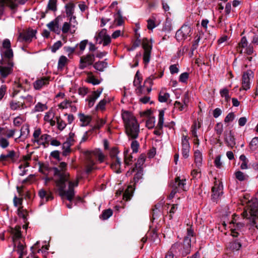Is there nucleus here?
Wrapping results in <instances>:
<instances>
[{"label":"nucleus","mask_w":258,"mask_h":258,"mask_svg":"<svg viewBox=\"0 0 258 258\" xmlns=\"http://www.w3.org/2000/svg\"><path fill=\"white\" fill-rule=\"evenodd\" d=\"M67 164L64 162L59 163L58 167L53 168L54 172L52 180L55 183L61 198L66 199L69 204H66L67 207L72 208V201L74 198L75 192L74 188L78 185V180L72 181L70 179V174L67 171Z\"/></svg>","instance_id":"nucleus-1"},{"label":"nucleus","mask_w":258,"mask_h":258,"mask_svg":"<svg viewBox=\"0 0 258 258\" xmlns=\"http://www.w3.org/2000/svg\"><path fill=\"white\" fill-rule=\"evenodd\" d=\"M121 116L127 136L133 139L137 138L140 130L139 124L135 117L131 112L128 111H122Z\"/></svg>","instance_id":"nucleus-2"},{"label":"nucleus","mask_w":258,"mask_h":258,"mask_svg":"<svg viewBox=\"0 0 258 258\" xmlns=\"http://www.w3.org/2000/svg\"><path fill=\"white\" fill-rule=\"evenodd\" d=\"M1 55L3 59L1 61L2 66H0V74L3 78H6L10 74L12 70V65L9 62L8 66L4 65V58L10 59L13 56V50L11 47V42L9 39H6L3 42V47L1 49Z\"/></svg>","instance_id":"nucleus-3"},{"label":"nucleus","mask_w":258,"mask_h":258,"mask_svg":"<svg viewBox=\"0 0 258 258\" xmlns=\"http://www.w3.org/2000/svg\"><path fill=\"white\" fill-rule=\"evenodd\" d=\"M11 233L13 235L14 247L19 254V258H23V256L26 254V251L24 242L22 237L21 227L20 226H16L14 228H12ZM27 258L37 257L32 253L30 254Z\"/></svg>","instance_id":"nucleus-4"},{"label":"nucleus","mask_w":258,"mask_h":258,"mask_svg":"<svg viewBox=\"0 0 258 258\" xmlns=\"http://www.w3.org/2000/svg\"><path fill=\"white\" fill-rule=\"evenodd\" d=\"M248 208L243 212V216L249 221V229L254 231L258 229V203L248 202Z\"/></svg>","instance_id":"nucleus-5"},{"label":"nucleus","mask_w":258,"mask_h":258,"mask_svg":"<svg viewBox=\"0 0 258 258\" xmlns=\"http://www.w3.org/2000/svg\"><path fill=\"white\" fill-rule=\"evenodd\" d=\"M105 156L100 149H95L90 152L87 156V161L86 163V171L87 173L91 172L95 169L94 165L95 162L94 159H98L100 162L104 161Z\"/></svg>","instance_id":"nucleus-6"},{"label":"nucleus","mask_w":258,"mask_h":258,"mask_svg":"<svg viewBox=\"0 0 258 258\" xmlns=\"http://www.w3.org/2000/svg\"><path fill=\"white\" fill-rule=\"evenodd\" d=\"M33 139L32 142L34 143H37L39 146H45L48 144L49 140L51 139V137L46 134H41V130L40 128H36L33 134Z\"/></svg>","instance_id":"nucleus-7"},{"label":"nucleus","mask_w":258,"mask_h":258,"mask_svg":"<svg viewBox=\"0 0 258 258\" xmlns=\"http://www.w3.org/2000/svg\"><path fill=\"white\" fill-rule=\"evenodd\" d=\"M228 225L231 234L233 237H237L245 228V224L238 221L235 217H233L232 220L228 223Z\"/></svg>","instance_id":"nucleus-8"},{"label":"nucleus","mask_w":258,"mask_h":258,"mask_svg":"<svg viewBox=\"0 0 258 258\" xmlns=\"http://www.w3.org/2000/svg\"><path fill=\"white\" fill-rule=\"evenodd\" d=\"M191 27L188 25L184 24L176 31V39L178 41H183L191 35Z\"/></svg>","instance_id":"nucleus-9"},{"label":"nucleus","mask_w":258,"mask_h":258,"mask_svg":"<svg viewBox=\"0 0 258 258\" xmlns=\"http://www.w3.org/2000/svg\"><path fill=\"white\" fill-rule=\"evenodd\" d=\"M94 38L97 43L99 44L103 43L104 46H106L111 42V38L107 34V30L103 29L101 31L96 32Z\"/></svg>","instance_id":"nucleus-10"},{"label":"nucleus","mask_w":258,"mask_h":258,"mask_svg":"<svg viewBox=\"0 0 258 258\" xmlns=\"http://www.w3.org/2000/svg\"><path fill=\"white\" fill-rule=\"evenodd\" d=\"M78 22L76 17H72L69 19V22H64L62 26L61 30L63 33H67L69 32L71 34L75 32Z\"/></svg>","instance_id":"nucleus-11"},{"label":"nucleus","mask_w":258,"mask_h":258,"mask_svg":"<svg viewBox=\"0 0 258 258\" xmlns=\"http://www.w3.org/2000/svg\"><path fill=\"white\" fill-rule=\"evenodd\" d=\"M253 78V73L251 70H248L244 72L242 77V88L240 90H247L249 89Z\"/></svg>","instance_id":"nucleus-12"},{"label":"nucleus","mask_w":258,"mask_h":258,"mask_svg":"<svg viewBox=\"0 0 258 258\" xmlns=\"http://www.w3.org/2000/svg\"><path fill=\"white\" fill-rule=\"evenodd\" d=\"M194 236V231L192 230L189 229L187 230V236L185 237L182 245L183 250L182 254L186 255L189 253L190 250L191 237Z\"/></svg>","instance_id":"nucleus-13"},{"label":"nucleus","mask_w":258,"mask_h":258,"mask_svg":"<svg viewBox=\"0 0 258 258\" xmlns=\"http://www.w3.org/2000/svg\"><path fill=\"white\" fill-rule=\"evenodd\" d=\"M239 48L241 49L239 52L242 53V49L245 48L244 52L246 54L250 55L253 52V48L251 44L248 45V41L246 38L243 36L241 38L240 42L238 44Z\"/></svg>","instance_id":"nucleus-14"},{"label":"nucleus","mask_w":258,"mask_h":258,"mask_svg":"<svg viewBox=\"0 0 258 258\" xmlns=\"http://www.w3.org/2000/svg\"><path fill=\"white\" fill-rule=\"evenodd\" d=\"M212 199L213 201H217L220 196L223 194V185L220 181H216L212 189Z\"/></svg>","instance_id":"nucleus-15"},{"label":"nucleus","mask_w":258,"mask_h":258,"mask_svg":"<svg viewBox=\"0 0 258 258\" xmlns=\"http://www.w3.org/2000/svg\"><path fill=\"white\" fill-rule=\"evenodd\" d=\"M95 57L93 54H87L82 56L80 60L79 68L83 70L87 66L91 65L94 61Z\"/></svg>","instance_id":"nucleus-16"},{"label":"nucleus","mask_w":258,"mask_h":258,"mask_svg":"<svg viewBox=\"0 0 258 258\" xmlns=\"http://www.w3.org/2000/svg\"><path fill=\"white\" fill-rule=\"evenodd\" d=\"M36 33V31L29 29L27 31L24 33H21L20 34L18 38V40L19 41H30L32 38L34 37Z\"/></svg>","instance_id":"nucleus-17"},{"label":"nucleus","mask_w":258,"mask_h":258,"mask_svg":"<svg viewBox=\"0 0 258 258\" xmlns=\"http://www.w3.org/2000/svg\"><path fill=\"white\" fill-rule=\"evenodd\" d=\"M50 78L48 77H43L36 80L34 83V88L36 90H40L43 87L48 85Z\"/></svg>","instance_id":"nucleus-18"},{"label":"nucleus","mask_w":258,"mask_h":258,"mask_svg":"<svg viewBox=\"0 0 258 258\" xmlns=\"http://www.w3.org/2000/svg\"><path fill=\"white\" fill-rule=\"evenodd\" d=\"M146 41H147V39L145 40H144L143 42V46L144 49L143 60L145 64H148L150 61V51L151 49V46L149 44L146 43Z\"/></svg>","instance_id":"nucleus-19"},{"label":"nucleus","mask_w":258,"mask_h":258,"mask_svg":"<svg viewBox=\"0 0 258 258\" xmlns=\"http://www.w3.org/2000/svg\"><path fill=\"white\" fill-rule=\"evenodd\" d=\"M164 111L163 110H159L158 115V121L156 126V130L154 132V134L156 135H160L161 134L160 130L163 128L164 124Z\"/></svg>","instance_id":"nucleus-20"},{"label":"nucleus","mask_w":258,"mask_h":258,"mask_svg":"<svg viewBox=\"0 0 258 258\" xmlns=\"http://www.w3.org/2000/svg\"><path fill=\"white\" fill-rule=\"evenodd\" d=\"M177 250L182 253V251L183 250L182 244L176 243L173 244L166 254L165 258H174V252L177 253Z\"/></svg>","instance_id":"nucleus-21"},{"label":"nucleus","mask_w":258,"mask_h":258,"mask_svg":"<svg viewBox=\"0 0 258 258\" xmlns=\"http://www.w3.org/2000/svg\"><path fill=\"white\" fill-rule=\"evenodd\" d=\"M102 90L103 89H98L96 91H94L92 94L88 97L87 100L88 101V106L89 107H91L94 105L96 100L99 97L102 93Z\"/></svg>","instance_id":"nucleus-22"},{"label":"nucleus","mask_w":258,"mask_h":258,"mask_svg":"<svg viewBox=\"0 0 258 258\" xmlns=\"http://www.w3.org/2000/svg\"><path fill=\"white\" fill-rule=\"evenodd\" d=\"M55 113L52 110H49L45 113L44 116V120L48 123L50 125L53 126L55 124V120L54 119Z\"/></svg>","instance_id":"nucleus-23"},{"label":"nucleus","mask_w":258,"mask_h":258,"mask_svg":"<svg viewBox=\"0 0 258 258\" xmlns=\"http://www.w3.org/2000/svg\"><path fill=\"white\" fill-rule=\"evenodd\" d=\"M185 180L184 179H180L177 177L175 179V181L172 185L173 188H175L179 191L180 190H185Z\"/></svg>","instance_id":"nucleus-24"},{"label":"nucleus","mask_w":258,"mask_h":258,"mask_svg":"<svg viewBox=\"0 0 258 258\" xmlns=\"http://www.w3.org/2000/svg\"><path fill=\"white\" fill-rule=\"evenodd\" d=\"M121 160L118 157H115L111 159V168L117 173H120Z\"/></svg>","instance_id":"nucleus-25"},{"label":"nucleus","mask_w":258,"mask_h":258,"mask_svg":"<svg viewBox=\"0 0 258 258\" xmlns=\"http://www.w3.org/2000/svg\"><path fill=\"white\" fill-rule=\"evenodd\" d=\"M78 116L81 122V125L82 126L88 125L92 120V117L90 115H85L84 113H79Z\"/></svg>","instance_id":"nucleus-26"},{"label":"nucleus","mask_w":258,"mask_h":258,"mask_svg":"<svg viewBox=\"0 0 258 258\" xmlns=\"http://www.w3.org/2000/svg\"><path fill=\"white\" fill-rule=\"evenodd\" d=\"M38 195L41 199V205H42L43 202H46L52 199L51 194H47L43 189H41L39 191Z\"/></svg>","instance_id":"nucleus-27"},{"label":"nucleus","mask_w":258,"mask_h":258,"mask_svg":"<svg viewBox=\"0 0 258 258\" xmlns=\"http://www.w3.org/2000/svg\"><path fill=\"white\" fill-rule=\"evenodd\" d=\"M48 28L51 31L57 34H59L60 30L59 28L58 21L55 19L51 21L47 24Z\"/></svg>","instance_id":"nucleus-28"},{"label":"nucleus","mask_w":258,"mask_h":258,"mask_svg":"<svg viewBox=\"0 0 258 258\" xmlns=\"http://www.w3.org/2000/svg\"><path fill=\"white\" fill-rule=\"evenodd\" d=\"M75 5L73 3H70L67 4L66 6V13L67 17L71 18L72 17H76L73 16L74 13Z\"/></svg>","instance_id":"nucleus-29"},{"label":"nucleus","mask_w":258,"mask_h":258,"mask_svg":"<svg viewBox=\"0 0 258 258\" xmlns=\"http://www.w3.org/2000/svg\"><path fill=\"white\" fill-rule=\"evenodd\" d=\"M10 107L13 110H21L26 107L25 102L20 101H12L10 103Z\"/></svg>","instance_id":"nucleus-30"},{"label":"nucleus","mask_w":258,"mask_h":258,"mask_svg":"<svg viewBox=\"0 0 258 258\" xmlns=\"http://www.w3.org/2000/svg\"><path fill=\"white\" fill-rule=\"evenodd\" d=\"M107 62H106V59H105L103 61H100L95 62L93 67L97 70L100 72L104 71V69L107 67Z\"/></svg>","instance_id":"nucleus-31"},{"label":"nucleus","mask_w":258,"mask_h":258,"mask_svg":"<svg viewBox=\"0 0 258 258\" xmlns=\"http://www.w3.org/2000/svg\"><path fill=\"white\" fill-rule=\"evenodd\" d=\"M195 162L198 167L201 166L203 161V156L202 153L198 150L195 151L194 154Z\"/></svg>","instance_id":"nucleus-32"},{"label":"nucleus","mask_w":258,"mask_h":258,"mask_svg":"<svg viewBox=\"0 0 258 258\" xmlns=\"http://www.w3.org/2000/svg\"><path fill=\"white\" fill-rule=\"evenodd\" d=\"M141 81V78H140L137 75V74H136L134 81V86L138 87L137 89H136V92L139 95L142 94V87L140 85Z\"/></svg>","instance_id":"nucleus-33"},{"label":"nucleus","mask_w":258,"mask_h":258,"mask_svg":"<svg viewBox=\"0 0 258 258\" xmlns=\"http://www.w3.org/2000/svg\"><path fill=\"white\" fill-rule=\"evenodd\" d=\"M87 81L88 83H91L94 85H98L100 83V81L96 79L91 72L87 73Z\"/></svg>","instance_id":"nucleus-34"},{"label":"nucleus","mask_w":258,"mask_h":258,"mask_svg":"<svg viewBox=\"0 0 258 258\" xmlns=\"http://www.w3.org/2000/svg\"><path fill=\"white\" fill-rule=\"evenodd\" d=\"M13 92L12 93V96L15 97L19 93H21L22 91H25V89H23L21 84L19 83L15 82L13 88Z\"/></svg>","instance_id":"nucleus-35"},{"label":"nucleus","mask_w":258,"mask_h":258,"mask_svg":"<svg viewBox=\"0 0 258 258\" xmlns=\"http://www.w3.org/2000/svg\"><path fill=\"white\" fill-rule=\"evenodd\" d=\"M170 95L169 93L165 92L163 89L159 94L158 100L160 102H166L169 99Z\"/></svg>","instance_id":"nucleus-36"},{"label":"nucleus","mask_w":258,"mask_h":258,"mask_svg":"<svg viewBox=\"0 0 258 258\" xmlns=\"http://www.w3.org/2000/svg\"><path fill=\"white\" fill-rule=\"evenodd\" d=\"M15 155V152L13 151H10L9 152L6 154H2L0 156V161H6L8 159H13L14 158V156Z\"/></svg>","instance_id":"nucleus-37"},{"label":"nucleus","mask_w":258,"mask_h":258,"mask_svg":"<svg viewBox=\"0 0 258 258\" xmlns=\"http://www.w3.org/2000/svg\"><path fill=\"white\" fill-rule=\"evenodd\" d=\"M68 59L65 56H61L58 61V69L62 70L68 63Z\"/></svg>","instance_id":"nucleus-38"},{"label":"nucleus","mask_w":258,"mask_h":258,"mask_svg":"<svg viewBox=\"0 0 258 258\" xmlns=\"http://www.w3.org/2000/svg\"><path fill=\"white\" fill-rule=\"evenodd\" d=\"M241 241V239H237L231 242L230 244V248L232 250H239L242 245Z\"/></svg>","instance_id":"nucleus-39"},{"label":"nucleus","mask_w":258,"mask_h":258,"mask_svg":"<svg viewBox=\"0 0 258 258\" xmlns=\"http://www.w3.org/2000/svg\"><path fill=\"white\" fill-rule=\"evenodd\" d=\"M71 142H69L68 141H66L62 144V149H63V152L62 155L63 156H67L68 154L70 152L71 149H70V146L71 145Z\"/></svg>","instance_id":"nucleus-40"},{"label":"nucleus","mask_w":258,"mask_h":258,"mask_svg":"<svg viewBox=\"0 0 258 258\" xmlns=\"http://www.w3.org/2000/svg\"><path fill=\"white\" fill-rule=\"evenodd\" d=\"M201 127V123L200 122L195 121L191 126V134L195 138L198 137L197 130Z\"/></svg>","instance_id":"nucleus-41"},{"label":"nucleus","mask_w":258,"mask_h":258,"mask_svg":"<svg viewBox=\"0 0 258 258\" xmlns=\"http://www.w3.org/2000/svg\"><path fill=\"white\" fill-rule=\"evenodd\" d=\"M172 29L171 21L166 19L163 27V30L167 32H170Z\"/></svg>","instance_id":"nucleus-42"},{"label":"nucleus","mask_w":258,"mask_h":258,"mask_svg":"<svg viewBox=\"0 0 258 258\" xmlns=\"http://www.w3.org/2000/svg\"><path fill=\"white\" fill-rule=\"evenodd\" d=\"M47 107L45 104H43L40 102H38L35 106L34 108V111L41 112L47 109Z\"/></svg>","instance_id":"nucleus-43"},{"label":"nucleus","mask_w":258,"mask_h":258,"mask_svg":"<svg viewBox=\"0 0 258 258\" xmlns=\"http://www.w3.org/2000/svg\"><path fill=\"white\" fill-rule=\"evenodd\" d=\"M113 212L112 210L109 209L103 211L100 215V218L103 220H106L112 215Z\"/></svg>","instance_id":"nucleus-44"},{"label":"nucleus","mask_w":258,"mask_h":258,"mask_svg":"<svg viewBox=\"0 0 258 258\" xmlns=\"http://www.w3.org/2000/svg\"><path fill=\"white\" fill-rule=\"evenodd\" d=\"M132 196V187L128 186L123 193V198L126 201L130 200Z\"/></svg>","instance_id":"nucleus-45"},{"label":"nucleus","mask_w":258,"mask_h":258,"mask_svg":"<svg viewBox=\"0 0 258 258\" xmlns=\"http://www.w3.org/2000/svg\"><path fill=\"white\" fill-rule=\"evenodd\" d=\"M57 128L60 131H62L66 126L67 124L60 117H56Z\"/></svg>","instance_id":"nucleus-46"},{"label":"nucleus","mask_w":258,"mask_h":258,"mask_svg":"<svg viewBox=\"0 0 258 258\" xmlns=\"http://www.w3.org/2000/svg\"><path fill=\"white\" fill-rule=\"evenodd\" d=\"M124 163L126 165H129L133 161V157L129 155L128 150L124 151Z\"/></svg>","instance_id":"nucleus-47"},{"label":"nucleus","mask_w":258,"mask_h":258,"mask_svg":"<svg viewBox=\"0 0 258 258\" xmlns=\"http://www.w3.org/2000/svg\"><path fill=\"white\" fill-rule=\"evenodd\" d=\"M155 118L154 117H149L146 121V125L149 128H153L155 126Z\"/></svg>","instance_id":"nucleus-48"},{"label":"nucleus","mask_w":258,"mask_h":258,"mask_svg":"<svg viewBox=\"0 0 258 258\" xmlns=\"http://www.w3.org/2000/svg\"><path fill=\"white\" fill-rule=\"evenodd\" d=\"M29 128L28 125H23L21 129V135L20 137H27L29 134Z\"/></svg>","instance_id":"nucleus-49"},{"label":"nucleus","mask_w":258,"mask_h":258,"mask_svg":"<svg viewBox=\"0 0 258 258\" xmlns=\"http://www.w3.org/2000/svg\"><path fill=\"white\" fill-rule=\"evenodd\" d=\"M18 214L19 217H22L24 221L27 220V217L28 215L27 211L25 210H24L22 208H18Z\"/></svg>","instance_id":"nucleus-50"},{"label":"nucleus","mask_w":258,"mask_h":258,"mask_svg":"<svg viewBox=\"0 0 258 258\" xmlns=\"http://www.w3.org/2000/svg\"><path fill=\"white\" fill-rule=\"evenodd\" d=\"M160 206L156 205L155 208L153 210L152 219L155 220L157 219L159 216L161 214V212L159 210Z\"/></svg>","instance_id":"nucleus-51"},{"label":"nucleus","mask_w":258,"mask_h":258,"mask_svg":"<svg viewBox=\"0 0 258 258\" xmlns=\"http://www.w3.org/2000/svg\"><path fill=\"white\" fill-rule=\"evenodd\" d=\"M146 160V156L145 154H141L139 157L137 163H136V167L140 168L144 163Z\"/></svg>","instance_id":"nucleus-52"},{"label":"nucleus","mask_w":258,"mask_h":258,"mask_svg":"<svg viewBox=\"0 0 258 258\" xmlns=\"http://www.w3.org/2000/svg\"><path fill=\"white\" fill-rule=\"evenodd\" d=\"M47 8L48 10L54 12L56 11V0H49L47 5Z\"/></svg>","instance_id":"nucleus-53"},{"label":"nucleus","mask_w":258,"mask_h":258,"mask_svg":"<svg viewBox=\"0 0 258 258\" xmlns=\"http://www.w3.org/2000/svg\"><path fill=\"white\" fill-rule=\"evenodd\" d=\"M249 36L251 38V43L253 44H258V35L255 33L251 32L249 33Z\"/></svg>","instance_id":"nucleus-54"},{"label":"nucleus","mask_w":258,"mask_h":258,"mask_svg":"<svg viewBox=\"0 0 258 258\" xmlns=\"http://www.w3.org/2000/svg\"><path fill=\"white\" fill-rule=\"evenodd\" d=\"M72 104V101L69 100H65L62 102H61L59 105L58 107L61 109H66L71 106V104Z\"/></svg>","instance_id":"nucleus-55"},{"label":"nucleus","mask_w":258,"mask_h":258,"mask_svg":"<svg viewBox=\"0 0 258 258\" xmlns=\"http://www.w3.org/2000/svg\"><path fill=\"white\" fill-rule=\"evenodd\" d=\"M156 26L155 18L154 17L147 20V28L148 29L153 30Z\"/></svg>","instance_id":"nucleus-56"},{"label":"nucleus","mask_w":258,"mask_h":258,"mask_svg":"<svg viewBox=\"0 0 258 258\" xmlns=\"http://www.w3.org/2000/svg\"><path fill=\"white\" fill-rule=\"evenodd\" d=\"M189 148V146H182V155L184 158L188 157Z\"/></svg>","instance_id":"nucleus-57"},{"label":"nucleus","mask_w":258,"mask_h":258,"mask_svg":"<svg viewBox=\"0 0 258 258\" xmlns=\"http://www.w3.org/2000/svg\"><path fill=\"white\" fill-rule=\"evenodd\" d=\"M24 120L23 117L21 116H17L14 119L13 123L15 126H20L23 122Z\"/></svg>","instance_id":"nucleus-58"},{"label":"nucleus","mask_w":258,"mask_h":258,"mask_svg":"<svg viewBox=\"0 0 258 258\" xmlns=\"http://www.w3.org/2000/svg\"><path fill=\"white\" fill-rule=\"evenodd\" d=\"M215 130L218 135H221L223 131V124L221 122L217 123L215 127Z\"/></svg>","instance_id":"nucleus-59"},{"label":"nucleus","mask_w":258,"mask_h":258,"mask_svg":"<svg viewBox=\"0 0 258 258\" xmlns=\"http://www.w3.org/2000/svg\"><path fill=\"white\" fill-rule=\"evenodd\" d=\"M62 45V43L60 41L56 42L51 47V50L52 52H55Z\"/></svg>","instance_id":"nucleus-60"},{"label":"nucleus","mask_w":258,"mask_h":258,"mask_svg":"<svg viewBox=\"0 0 258 258\" xmlns=\"http://www.w3.org/2000/svg\"><path fill=\"white\" fill-rule=\"evenodd\" d=\"M250 147L253 150L258 147V137H254L252 139L250 143Z\"/></svg>","instance_id":"nucleus-61"},{"label":"nucleus","mask_w":258,"mask_h":258,"mask_svg":"<svg viewBox=\"0 0 258 258\" xmlns=\"http://www.w3.org/2000/svg\"><path fill=\"white\" fill-rule=\"evenodd\" d=\"M174 107L179 111L183 110L186 106L179 101H176L174 103Z\"/></svg>","instance_id":"nucleus-62"},{"label":"nucleus","mask_w":258,"mask_h":258,"mask_svg":"<svg viewBox=\"0 0 258 258\" xmlns=\"http://www.w3.org/2000/svg\"><path fill=\"white\" fill-rule=\"evenodd\" d=\"M106 100L105 99L101 100L99 103L97 104L96 106V109L97 110H103L105 109V107L106 104Z\"/></svg>","instance_id":"nucleus-63"},{"label":"nucleus","mask_w":258,"mask_h":258,"mask_svg":"<svg viewBox=\"0 0 258 258\" xmlns=\"http://www.w3.org/2000/svg\"><path fill=\"white\" fill-rule=\"evenodd\" d=\"M188 76L189 75L187 73L185 72L182 73L179 76V80L182 83H186L188 78Z\"/></svg>","instance_id":"nucleus-64"}]
</instances>
